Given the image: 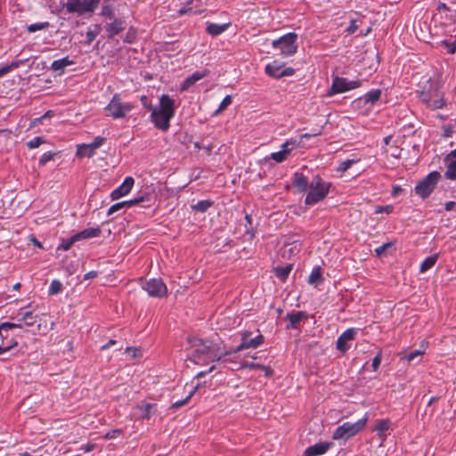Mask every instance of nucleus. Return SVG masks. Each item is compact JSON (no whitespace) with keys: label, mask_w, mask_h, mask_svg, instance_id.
<instances>
[{"label":"nucleus","mask_w":456,"mask_h":456,"mask_svg":"<svg viewBox=\"0 0 456 456\" xmlns=\"http://www.w3.org/2000/svg\"><path fill=\"white\" fill-rule=\"evenodd\" d=\"M230 26L229 23L225 24H216V23H208L207 26V32L208 34L211 35L212 37H216L221 35L223 32H224L228 27Z\"/></svg>","instance_id":"nucleus-25"},{"label":"nucleus","mask_w":456,"mask_h":456,"mask_svg":"<svg viewBox=\"0 0 456 456\" xmlns=\"http://www.w3.org/2000/svg\"><path fill=\"white\" fill-rule=\"evenodd\" d=\"M423 354H424L423 350L417 349V350H414V351H411V353H409L405 356V359L410 362L414 361L417 357L421 356Z\"/></svg>","instance_id":"nucleus-47"},{"label":"nucleus","mask_w":456,"mask_h":456,"mask_svg":"<svg viewBox=\"0 0 456 456\" xmlns=\"http://www.w3.org/2000/svg\"><path fill=\"white\" fill-rule=\"evenodd\" d=\"M446 45L448 47V53H455V51H456V40L453 43H452V44L446 43Z\"/></svg>","instance_id":"nucleus-60"},{"label":"nucleus","mask_w":456,"mask_h":456,"mask_svg":"<svg viewBox=\"0 0 456 456\" xmlns=\"http://www.w3.org/2000/svg\"><path fill=\"white\" fill-rule=\"evenodd\" d=\"M261 370H264L265 373V376H272L273 371L269 366L262 365Z\"/></svg>","instance_id":"nucleus-62"},{"label":"nucleus","mask_w":456,"mask_h":456,"mask_svg":"<svg viewBox=\"0 0 456 456\" xmlns=\"http://www.w3.org/2000/svg\"><path fill=\"white\" fill-rule=\"evenodd\" d=\"M330 183L324 182L319 175L314 176L309 183V191L305 197L306 205H314L322 200L329 193Z\"/></svg>","instance_id":"nucleus-3"},{"label":"nucleus","mask_w":456,"mask_h":456,"mask_svg":"<svg viewBox=\"0 0 456 456\" xmlns=\"http://www.w3.org/2000/svg\"><path fill=\"white\" fill-rule=\"evenodd\" d=\"M23 61H12L11 64L5 65V68H8V72L11 71L13 69H17L20 64H23Z\"/></svg>","instance_id":"nucleus-56"},{"label":"nucleus","mask_w":456,"mask_h":456,"mask_svg":"<svg viewBox=\"0 0 456 456\" xmlns=\"http://www.w3.org/2000/svg\"><path fill=\"white\" fill-rule=\"evenodd\" d=\"M297 35L294 32H289L280 38L273 40L272 45L273 48L280 50V54L282 57H289L297 53Z\"/></svg>","instance_id":"nucleus-4"},{"label":"nucleus","mask_w":456,"mask_h":456,"mask_svg":"<svg viewBox=\"0 0 456 456\" xmlns=\"http://www.w3.org/2000/svg\"><path fill=\"white\" fill-rule=\"evenodd\" d=\"M380 362H381V354H379L372 360L371 366H372V369L374 371H376L378 370L379 366L380 365Z\"/></svg>","instance_id":"nucleus-55"},{"label":"nucleus","mask_w":456,"mask_h":456,"mask_svg":"<svg viewBox=\"0 0 456 456\" xmlns=\"http://www.w3.org/2000/svg\"><path fill=\"white\" fill-rule=\"evenodd\" d=\"M390 428V421L389 419H378L376 421L374 430L378 432L379 437L382 439H385L386 437V431H387Z\"/></svg>","instance_id":"nucleus-26"},{"label":"nucleus","mask_w":456,"mask_h":456,"mask_svg":"<svg viewBox=\"0 0 456 456\" xmlns=\"http://www.w3.org/2000/svg\"><path fill=\"white\" fill-rule=\"evenodd\" d=\"M419 97L423 103L432 110L441 109L444 105L443 94L438 90L437 85H430L428 89L419 93Z\"/></svg>","instance_id":"nucleus-7"},{"label":"nucleus","mask_w":456,"mask_h":456,"mask_svg":"<svg viewBox=\"0 0 456 456\" xmlns=\"http://www.w3.org/2000/svg\"><path fill=\"white\" fill-rule=\"evenodd\" d=\"M102 231L99 227L86 228L75 234L77 240H86L100 236Z\"/></svg>","instance_id":"nucleus-22"},{"label":"nucleus","mask_w":456,"mask_h":456,"mask_svg":"<svg viewBox=\"0 0 456 456\" xmlns=\"http://www.w3.org/2000/svg\"><path fill=\"white\" fill-rule=\"evenodd\" d=\"M123 208V205L121 202H118V203H115L114 205H112L109 210H108V216H111L113 215L114 213H116L117 211H119L121 210Z\"/></svg>","instance_id":"nucleus-51"},{"label":"nucleus","mask_w":456,"mask_h":456,"mask_svg":"<svg viewBox=\"0 0 456 456\" xmlns=\"http://www.w3.org/2000/svg\"><path fill=\"white\" fill-rule=\"evenodd\" d=\"M292 270V265L279 266L274 269L275 275L281 281H285Z\"/></svg>","instance_id":"nucleus-33"},{"label":"nucleus","mask_w":456,"mask_h":456,"mask_svg":"<svg viewBox=\"0 0 456 456\" xmlns=\"http://www.w3.org/2000/svg\"><path fill=\"white\" fill-rule=\"evenodd\" d=\"M244 366L251 370H261L262 364L256 362H247Z\"/></svg>","instance_id":"nucleus-57"},{"label":"nucleus","mask_w":456,"mask_h":456,"mask_svg":"<svg viewBox=\"0 0 456 456\" xmlns=\"http://www.w3.org/2000/svg\"><path fill=\"white\" fill-rule=\"evenodd\" d=\"M42 142H43L42 137H35L27 142V146L29 149H35V148L39 147L42 144Z\"/></svg>","instance_id":"nucleus-49"},{"label":"nucleus","mask_w":456,"mask_h":456,"mask_svg":"<svg viewBox=\"0 0 456 456\" xmlns=\"http://www.w3.org/2000/svg\"><path fill=\"white\" fill-rule=\"evenodd\" d=\"M98 273L96 271H90L87 273L85 274L84 280L93 279L97 277Z\"/></svg>","instance_id":"nucleus-59"},{"label":"nucleus","mask_w":456,"mask_h":456,"mask_svg":"<svg viewBox=\"0 0 456 456\" xmlns=\"http://www.w3.org/2000/svg\"><path fill=\"white\" fill-rule=\"evenodd\" d=\"M307 178L302 173H295L292 178V184L299 192H305L309 188Z\"/></svg>","instance_id":"nucleus-18"},{"label":"nucleus","mask_w":456,"mask_h":456,"mask_svg":"<svg viewBox=\"0 0 456 456\" xmlns=\"http://www.w3.org/2000/svg\"><path fill=\"white\" fill-rule=\"evenodd\" d=\"M322 281H323V278H322V275L321 267L320 266H315L313 269L311 274L308 277V283L311 284V285L317 286Z\"/></svg>","instance_id":"nucleus-29"},{"label":"nucleus","mask_w":456,"mask_h":456,"mask_svg":"<svg viewBox=\"0 0 456 456\" xmlns=\"http://www.w3.org/2000/svg\"><path fill=\"white\" fill-rule=\"evenodd\" d=\"M75 63L74 61L69 60V57H64L60 60L53 61L51 69L54 72H58L59 75H61L64 73L65 68L70 65H73Z\"/></svg>","instance_id":"nucleus-21"},{"label":"nucleus","mask_w":456,"mask_h":456,"mask_svg":"<svg viewBox=\"0 0 456 456\" xmlns=\"http://www.w3.org/2000/svg\"><path fill=\"white\" fill-rule=\"evenodd\" d=\"M306 317L307 314L304 311L288 313L286 319L289 321V324L287 326V329H297L300 321Z\"/></svg>","instance_id":"nucleus-19"},{"label":"nucleus","mask_w":456,"mask_h":456,"mask_svg":"<svg viewBox=\"0 0 456 456\" xmlns=\"http://www.w3.org/2000/svg\"><path fill=\"white\" fill-rule=\"evenodd\" d=\"M358 29V25L356 24V20H351L350 25L346 28V32L348 34H354Z\"/></svg>","instance_id":"nucleus-52"},{"label":"nucleus","mask_w":456,"mask_h":456,"mask_svg":"<svg viewBox=\"0 0 456 456\" xmlns=\"http://www.w3.org/2000/svg\"><path fill=\"white\" fill-rule=\"evenodd\" d=\"M116 344H117L116 340L110 339V340H109V342L107 344L101 346V350H106V349L110 348L111 346H114Z\"/></svg>","instance_id":"nucleus-61"},{"label":"nucleus","mask_w":456,"mask_h":456,"mask_svg":"<svg viewBox=\"0 0 456 456\" xmlns=\"http://www.w3.org/2000/svg\"><path fill=\"white\" fill-rule=\"evenodd\" d=\"M151 197L150 194H144L142 196L135 197L134 199L130 200L121 201V203L123 205V208L132 207V206L139 204V203H143V202L149 203L151 200Z\"/></svg>","instance_id":"nucleus-30"},{"label":"nucleus","mask_w":456,"mask_h":456,"mask_svg":"<svg viewBox=\"0 0 456 456\" xmlns=\"http://www.w3.org/2000/svg\"><path fill=\"white\" fill-rule=\"evenodd\" d=\"M282 68V64L279 63V61H274L272 63H268L265 66V72L268 76L279 78V74L281 73V69Z\"/></svg>","instance_id":"nucleus-28"},{"label":"nucleus","mask_w":456,"mask_h":456,"mask_svg":"<svg viewBox=\"0 0 456 456\" xmlns=\"http://www.w3.org/2000/svg\"><path fill=\"white\" fill-rule=\"evenodd\" d=\"M18 316L21 322H24L26 326L31 327L37 322V316L33 315L32 312L20 309L18 313Z\"/></svg>","instance_id":"nucleus-27"},{"label":"nucleus","mask_w":456,"mask_h":456,"mask_svg":"<svg viewBox=\"0 0 456 456\" xmlns=\"http://www.w3.org/2000/svg\"><path fill=\"white\" fill-rule=\"evenodd\" d=\"M142 289L150 297H163L167 295V288L161 279H151L145 281Z\"/></svg>","instance_id":"nucleus-10"},{"label":"nucleus","mask_w":456,"mask_h":456,"mask_svg":"<svg viewBox=\"0 0 456 456\" xmlns=\"http://www.w3.org/2000/svg\"><path fill=\"white\" fill-rule=\"evenodd\" d=\"M214 202L210 200H200L191 206V209L197 212L205 213L212 207Z\"/></svg>","instance_id":"nucleus-31"},{"label":"nucleus","mask_w":456,"mask_h":456,"mask_svg":"<svg viewBox=\"0 0 456 456\" xmlns=\"http://www.w3.org/2000/svg\"><path fill=\"white\" fill-rule=\"evenodd\" d=\"M391 243H385L375 249L377 256H381L388 248L391 247Z\"/></svg>","instance_id":"nucleus-54"},{"label":"nucleus","mask_w":456,"mask_h":456,"mask_svg":"<svg viewBox=\"0 0 456 456\" xmlns=\"http://www.w3.org/2000/svg\"><path fill=\"white\" fill-rule=\"evenodd\" d=\"M448 165L447 169L444 173V176L447 179H456V149L452 151L447 157Z\"/></svg>","instance_id":"nucleus-17"},{"label":"nucleus","mask_w":456,"mask_h":456,"mask_svg":"<svg viewBox=\"0 0 456 456\" xmlns=\"http://www.w3.org/2000/svg\"><path fill=\"white\" fill-rule=\"evenodd\" d=\"M100 15L108 18H114V0H103Z\"/></svg>","instance_id":"nucleus-24"},{"label":"nucleus","mask_w":456,"mask_h":456,"mask_svg":"<svg viewBox=\"0 0 456 456\" xmlns=\"http://www.w3.org/2000/svg\"><path fill=\"white\" fill-rule=\"evenodd\" d=\"M357 333V330L354 328H350L345 330L338 338L336 343V348L340 351L342 354H345L348 349V342L353 341Z\"/></svg>","instance_id":"nucleus-13"},{"label":"nucleus","mask_w":456,"mask_h":456,"mask_svg":"<svg viewBox=\"0 0 456 456\" xmlns=\"http://www.w3.org/2000/svg\"><path fill=\"white\" fill-rule=\"evenodd\" d=\"M367 420H368L367 417H364L354 423L345 422L344 424H342L341 426L337 428V429L335 430V432L333 434V438L334 439H343V438L347 439V438L354 436L359 431H361L362 429L364 428V427L366 426Z\"/></svg>","instance_id":"nucleus-8"},{"label":"nucleus","mask_w":456,"mask_h":456,"mask_svg":"<svg viewBox=\"0 0 456 456\" xmlns=\"http://www.w3.org/2000/svg\"><path fill=\"white\" fill-rule=\"evenodd\" d=\"M441 178V175L437 171H433L429 173L423 180H421L415 186V192L422 199L428 198L434 189L436 188V183Z\"/></svg>","instance_id":"nucleus-9"},{"label":"nucleus","mask_w":456,"mask_h":456,"mask_svg":"<svg viewBox=\"0 0 456 456\" xmlns=\"http://www.w3.org/2000/svg\"><path fill=\"white\" fill-rule=\"evenodd\" d=\"M105 140L106 139L104 137L97 136L91 143L87 145L90 146L94 151H95L96 149L100 148L105 142Z\"/></svg>","instance_id":"nucleus-45"},{"label":"nucleus","mask_w":456,"mask_h":456,"mask_svg":"<svg viewBox=\"0 0 456 456\" xmlns=\"http://www.w3.org/2000/svg\"><path fill=\"white\" fill-rule=\"evenodd\" d=\"M200 384H197L190 391L189 395L183 399L172 403V408L177 409L179 407L183 406L187 402L191 399V397L195 394L198 390Z\"/></svg>","instance_id":"nucleus-36"},{"label":"nucleus","mask_w":456,"mask_h":456,"mask_svg":"<svg viewBox=\"0 0 456 456\" xmlns=\"http://www.w3.org/2000/svg\"><path fill=\"white\" fill-rule=\"evenodd\" d=\"M329 444L327 443H318L312 446H309L305 451V456H319L324 454L329 449Z\"/></svg>","instance_id":"nucleus-20"},{"label":"nucleus","mask_w":456,"mask_h":456,"mask_svg":"<svg viewBox=\"0 0 456 456\" xmlns=\"http://www.w3.org/2000/svg\"><path fill=\"white\" fill-rule=\"evenodd\" d=\"M50 27V23L48 21L33 23L27 27V30L29 33H34L38 30L46 29Z\"/></svg>","instance_id":"nucleus-38"},{"label":"nucleus","mask_w":456,"mask_h":456,"mask_svg":"<svg viewBox=\"0 0 456 456\" xmlns=\"http://www.w3.org/2000/svg\"><path fill=\"white\" fill-rule=\"evenodd\" d=\"M250 335L251 332L249 331L244 332L241 337V343L235 349L231 351V354L238 353L247 348H256L264 343L265 338L263 335L259 334L254 338H250Z\"/></svg>","instance_id":"nucleus-12"},{"label":"nucleus","mask_w":456,"mask_h":456,"mask_svg":"<svg viewBox=\"0 0 456 456\" xmlns=\"http://www.w3.org/2000/svg\"><path fill=\"white\" fill-rule=\"evenodd\" d=\"M361 86V83L357 80H348L345 77H336L333 79L330 91L328 93L329 95H333L336 94H341L354 88H357Z\"/></svg>","instance_id":"nucleus-11"},{"label":"nucleus","mask_w":456,"mask_h":456,"mask_svg":"<svg viewBox=\"0 0 456 456\" xmlns=\"http://www.w3.org/2000/svg\"><path fill=\"white\" fill-rule=\"evenodd\" d=\"M356 161L354 159H346L343 162H341L338 167V170L340 172H346L348 170L353 164H354Z\"/></svg>","instance_id":"nucleus-46"},{"label":"nucleus","mask_w":456,"mask_h":456,"mask_svg":"<svg viewBox=\"0 0 456 456\" xmlns=\"http://www.w3.org/2000/svg\"><path fill=\"white\" fill-rule=\"evenodd\" d=\"M117 434H120V430L118 429H116V430H113L111 432H108L106 434V437L109 438V439H112V438H115L116 437V435Z\"/></svg>","instance_id":"nucleus-63"},{"label":"nucleus","mask_w":456,"mask_h":456,"mask_svg":"<svg viewBox=\"0 0 456 456\" xmlns=\"http://www.w3.org/2000/svg\"><path fill=\"white\" fill-rule=\"evenodd\" d=\"M381 96V90L380 89H375L368 92L363 99L366 103L370 102L371 104L375 103L379 100Z\"/></svg>","instance_id":"nucleus-35"},{"label":"nucleus","mask_w":456,"mask_h":456,"mask_svg":"<svg viewBox=\"0 0 456 456\" xmlns=\"http://www.w3.org/2000/svg\"><path fill=\"white\" fill-rule=\"evenodd\" d=\"M19 321L20 322L17 323L9 322H2V327L4 328L8 333L12 329H21L23 327L24 322H21L20 319Z\"/></svg>","instance_id":"nucleus-43"},{"label":"nucleus","mask_w":456,"mask_h":456,"mask_svg":"<svg viewBox=\"0 0 456 456\" xmlns=\"http://www.w3.org/2000/svg\"><path fill=\"white\" fill-rule=\"evenodd\" d=\"M100 2L101 0H67L64 7L69 13L81 16L86 13H93Z\"/></svg>","instance_id":"nucleus-6"},{"label":"nucleus","mask_w":456,"mask_h":456,"mask_svg":"<svg viewBox=\"0 0 456 456\" xmlns=\"http://www.w3.org/2000/svg\"><path fill=\"white\" fill-rule=\"evenodd\" d=\"M139 409L142 411V418L149 419L151 414L156 411L155 403H144L139 406Z\"/></svg>","instance_id":"nucleus-34"},{"label":"nucleus","mask_w":456,"mask_h":456,"mask_svg":"<svg viewBox=\"0 0 456 456\" xmlns=\"http://www.w3.org/2000/svg\"><path fill=\"white\" fill-rule=\"evenodd\" d=\"M134 183V180L131 176H127L125 178L122 184H120L117 189H115L111 194L110 197L113 200H118L119 198L127 195Z\"/></svg>","instance_id":"nucleus-15"},{"label":"nucleus","mask_w":456,"mask_h":456,"mask_svg":"<svg viewBox=\"0 0 456 456\" xmlns=\"http://www.w3.org/2000/svg\"><path fill=\"white\" fill-rule=\"evenodd\" d=\"M134 109V105L130 102H122L119 94L113 95L110 103L106 106L107 115L114 119L123 118Z\"/></svg>","instance_id":"nucleus-5"},{"label":"nucleus","mask_w":456,"mask_h":456,"mask_svg":"<svg viewBox=\"0 0 456 456\" xmlns=\"http://www.w3.org/2000/svg\"><path fill=\"white\" fill-rule=\"evenodd\" d=\"M18 345L14 338H11L9 333L0 324V354L6 353Z\"/></svg>","instance_id":"nucleus-14"},{"label":"nucleus","mask_w":456,"mask_h":456,"mask_svg":"<svg viewBox=\"0 0 456 456\" xmlns=\"http://www.w3.org/2000/svg\"><path fill=\"white\" fill-rule=\"evenodd\" d=\"M53 156H54V153H52L50 151L44 153L39 159V162H38L39 165L45 166L47 162H49L50 160L53 159Z\"/></svg>","instance_id":"nucleus-50"},{"label":"nucleus","mask_w":456,"mask_h":456,"mask_svg":"<svg viewBox=\"0 0 456 456\" xmlns=\"http://www.w3.org/2000/svg\"><path fill=\"white\" fill-rule=\"evenodd\" d=\"M294 73H295V69L293 68H286L281 71V73L279 74V78L283 77L292 76V75H294Z\"/></svg>","instance_id":"nucleus-53"},{"label":"nucleus","mask_w":456,"mask_h":456,"mask_svg":"<svg viewBox=\"0 0 456 456\" xmlns=\"http://www.w3.org/2000/svg\"><path fill=\"white\" fill-rule=\"evenodd\" d=\"M160 108L150 106L151 110V118L155 126L162 131H167L170 126V120L175 115V101L167 94H163L159 98Z\"/></svg>","instance_id":"nucleus-2"},{"label":"nucleus","mask_w":456,"mask_h":456,"mask_svg":"<svg viewBox=\"0 0 456 456\" xmlns=\"http://www.w3.org/2000/svg\"><path fill=\"white\" fill-rule=\"evenodd\" d=\"M77 241L75 238V234L67 240H63L61 244L58 247V249L68 250L70 247Z\"/></svg>","instance_id":"nucleus-42"},{"label":"nucleus","mask_w":456,"mask_h":456,"mask_svg":"<svg viewBox=\"0 0 456 456\" xmlns=\"http://www.w3.org/2000/svg\"><path fill=\"white\" fill-rule=\"evenodd\" d=\"M297 145V143L296 140H287L282 143L281 150L288 156Z\"/></svg>","instance_id":"nucleus-40"},{"label":"nucleus","mask_w":456,"mask_h":456,"mask_svg":"<svg viewBox=\"0 0 456 456\" xmlns=\"http://www.w3.org/2000/svg\"><path fill=\"white\" fill-rule=\"evenodd\" d=\"M126 28V21L120 18H113L111 22L104 26L109 38H113Z\"/></svg>","instance_id":"nucleus-16"},{"label":"nucleus","mask_w":456,"mask_h":456,"mask_svg":"<svg viewBox=\"0 0 456 456\" xmlns=\"http://www.w3.org/2000/svg\"><path fill=\"white\" fill-rule=\"evenodd\" d=\"M287 157L288 156L283 151H281V150L277 152H273L270 155V159H273L277 163L283 162L287 159Z\"/></svg>","instance_id":"nucleus-44"},{"label":"nucleus","mask_w":456,"mask_h":456,"mask_svg":"<svg viewBox=\"0 0 456 456\" xmlns=\"http://www.w3.org/2000/svg\"><path fill=\"white\" fill-rule=\"evenodd\" d=\"M191 347L190 359L196 364H205L210 362L223 361L231 351L221 352L219 346L210 341H203L198 338H189Z\"/></svg>","instance_id":"nucleus-1"},{"label":"nucleus","mask_w":456,"mask_h":456,"mask_svg":"<svg viewBox=\"0 0 456 456\" xmlns=\"http://www.w3.org/2000/svg\"><path fill=\"white\" fill-rule=\"evenodd\" d=\"M215 369V366H211L208 371H200L197 374L196 378L199 379V378H201V377H204L207 373H209L211 372L213 370Z\"/></svg>","instance_id":"nucleus-64"},{"label":"nucleus","mask_w":456,"mask_h":456,"mask_svg":"<svg viewBox=\"0 0 456 456\" xmlns=\"http://www.w3.org/2000/svg\"><path fill=\"white\" fill-rule=\"evenodd\" d=\"M455 207H456V202L448 201L445 203L444 208L446 211H452V210H454Z\"/></svg>","instance_id":"nucleus-58"},{"label":"nucleus","mask_w":456,"mask_h":456,"mask_svg":"<svg viewBox=\"0 0 456 456\" xmlns=\"http://www.w3.org/2000/svg\"><path fill=\"white\" fill-rule=\"evenodd\" d=\"M232 103V97L230 95H226L223 101L221 102L216 112L223 111Z\"/></svg>","instance_id":"nucleus-48"},{"label":"nucleus","mask_w":456,"mask_h":456,"mask_svg":"<svg viewBox=\"0 0 456 456\" xmlns=\"http://www.w3.org/2000/svg\"><path fill=\"white\" fill-rule=\"evenodd\" d=\"M77 155L80 158L88 157L91 158L94 155V151L86 144H83L78 147Z\"/></svg>","instance_id":"nucleus-37"},{"label":"nucleus","mask_w":456,"mask_h":456,"mask_svg":"<svg viewBox=\"0 0 456 456\" xmlns=\"http://www.w3.org/2000/svg\"><path fill=\"white\" fill-rule=\"evenodd\" d=\"M438 256L436 254L428 256L420 265L419 272L425 273L432 268L436 263Z\"/></svg>","instance_id":"nucleus-32"},{"label":"nucleus","mask_w":456,"mask_h":456,"mask_svg":"<svg viewBox=\"0 0 456 456\" xmlns=\"http://www.w3.org/2000/svg\"><path fill=\"white\" fill-rule=\"evenodd\" d=\"M101 27L99 25H95L94 29H89L86 32V45H91L92 42L95 39V37L100 34Z\"/></svg>","instance_id":"nucleus-39"},{"label":"nucleus","mask_w":456,"mask_h":456,"mask_svg":"<svg viewBox=\"0 0 456 456\" xmlns=\"http://www.w3.org/2000/svg\"><path fill=\"white\" fill-rule=\"evenodd\" d=\"M206 72H199L196 71L190 77H188L181 85V91H187L191 86H192L197 81L200 80L204 77H206Z\"/></svg>","instance_id":"nucleus-23"},{"label":"nucleus","mask_w":456,"mask_h":456,"mask_svg":"<svg viewBox=\"0 0 456 456\" xmlns=\"http://www.w3.org/2000/svg\"><path fill=\"white\" fill-rule=\"evenodd\" d=\"M61 282L58 280H53L50 284L48 292L50 295H56L61 291Z\"/></svg>","instance_id":"nucleus-41"}]
</instances>
